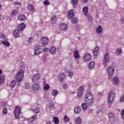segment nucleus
Returning <instances> with one entry per match:
<instances>
[{
  "label": "nucleus",
  "instance_id": "2",
  "mask_svg": "<svg viewBox=\"0 0 124 124\" xmlns=\"http://www.w3.org/2000/svg\"><path fill=\"white\" fill-rule=\"evenodd\" d=\"M24 78V71L19 70L16 76V79L18 83H21Z\"/></svg>",
  "mask_w": 124,
  "mask_h": 124
},
{
  "label": "nucleus",
  "instance_id": "53",
  "mask_svg": "<svg viewBox=\"0 0 124 124\" xmlns=\"http://www.w3.org/2000/svg\"><path fill=\"white\" fill-rule=\"evenodd\" d=\"M2 113L4 114V115H6V114H7V109L6 108H4L2 111Z\"/></svg>",
  "mask_w": 124,
  "mask_h": 124
},
{
  "label": "nucleus",
  "instance_id": "20",
  "mask_svg": "<svg viewBox=\"0 0 124 124\" xmlns=\"http://www.w3.org/2000/svg\"><path fill=\"white\" fill-rule=\"evenodd\" d=\"M39 90V85L37 83H34L32 86V90L34 92H36Z\"/></svg>",
  "mask_w": 124,
  "mask_h": 124
},
{
  "label": "nucleus",
  "instance_id": "37",
  "mask_svg": "<svg viewBox=\"0 0 124 124\" xmlns=\"http://www.w3.org/2000/svg\"><path fill=\"white\" fill-rule=\"evenodd\" d=\"M5 78L4 76H0V85L4 82Z\"/></svg>",
  "mask_w": 124,
  "mask_h": 124
},
{
  "label": "nucleus",
  "instance_id": "42",
  "mask_svg": "<svg viewBox=\"0 0 124 124\" xmlns=\"http://www.w3.org/2000/svg\"><path fill=\"white\" fill-rule=\"evenodd\" d=\"M71 3L73 5H76L78 3V0H71Z\"/></svg>",
  "mask_w": 124,
  "mask_h": 124
},
{
  "label": "nucleus",
  "instance_id": "49",
  "mask_svg": "<svg viewBox=\"0 0 124 124\" xmlns=\"http://www.w3.org/2000/svg\"><path fill=\"white\" fill-rule=\"evenodd\" d=\"M120 102H124V94L122 95L120 98Z\"/></svg>",
  "mask_w": 124,
  "mask_h": 124
},
{
  "label": "nucleus",
  "instance_id": "43",
  "mask_svg": "<svg viewBox=\"0 0 124 124\" xmlns=\"http://www.w3.org/2000/svg\"><path fill=\"white\" fill-rule=\"evenodd\" d=\"M85 16H87L88 20H89V21H92L93 20V16H92L90 14Z\"/></svg>",
  "mask_w": 124,
  "mask_h": 124
},
{
  "label": "nucleus",
  "instance_id": "14",
  "mask_svg": "<svg viewBox=\"0 0 124 124\" xmlns=\"http://www.w3.org/2000/svg\"><path fill=\"white\" fill-rule=\"evenodd\" d=\"M17 20H18V21H21V22L26 21V20H27V17L24 15H20L17 16Z\"/></svg>",
  "mask_w": 124,
  "mask_h": 124
},
{
  "label": "nucleus",
  "instance_id": "6",
  "mask_svg": "<svg viewBox=\"0 0 124 124\" xmlns=\"http://www.w3.org/2000/svg\"><path fill=\"white\" fill-rule=\"evenodd\" d=\"M42 51V46H37L35 47L34 53L36 55H39L41 54V51Z\"/></svg>",
  "mask_w": 124,
  "mask_h": 124
},
{
  "label": "nucleus",
  "instance_id": "55",
  "mask_svg": "<svg viewBox=\"0 0 124 124\" xmlns=\"http://www.w3.org/2000/svg\"><path fill=\"white\" fill-rule=\"evenodd\" d=\"M120 23H121V24H124V17H122L121 18Z\"/></svg>",
  "mask_w": 124,
  "mask_h": 124
},
{
  "label": "nucleus",
  "instance_id": "21",
  "mask_svg": "<svg viewBox=\"0 0 124 124\" xmlns=\"http://www.w3.org/2000/svg\"><path fill=\"white\" fill-rule=\"evenodd\" d=\"M83 13L85 16H87L88 15H89V8L88 7H84L83 8Z\"/></svg>",
  "mask_w": 124,
  "mask_h": 124
},
{
  "label": "nucleus",
  "instance_id": "10",
  "mask_svg": "<svg viewBox=\"0 0 124 124\" xmlns=\"http://www.w3.org/2000/svg\"><path fill=\"white\" fill-rule=\"evenodd\" d=\"M108 118L109 121L110 122V123H111V124H114V123H115V121L116 120V119H115V115H114V114H113L112 113H110L108 114Z\"/></svg>",
  "mask_w": 124,
  "mask_h": 124
},
{
  "label": "nucleus",
  "instance_id": "11",
  "mask_svg": "<svg viewBox=\"0 0 124 124\" xmlns=\"http://www.w3.org/2000/svg\"><path fill=\"white\" fill-rule=\"evenodd\" d=\"M42 45L43 47H45L47 44H48V42H49V39L48 38L45 37H43L42 39Z\"/></svg>",
  "mask_w": 124,
  "mask_h": 124
},
{
  "label": "nucleus",
  "instance_id": "35",
  "mask_svg": "<svg viewBox=\"0 0 124 124\" xmlns=\"http://www.w3.org/2000/svg\"><path fill=\"white\" fill-rule=\"evenodd\" d=\"M81 107L84 111H86L88 108V106L87 105V104L83 103L81 104Z\"/></svg>",
  "mask_w": 124,
  "mask_h": 124
},
{
  "label": "nucleus",
  "instance_id": "45",
  "mask_svg": "<svg viewBox=\"0 0 124 124\" xmlns=\"http://www.w3.org/2000/svg\"><path fill=\"white\" fill-rule=\"evenodd\" d=\"M44 5H49L50 1L49 0H46L43 2Z\"/></svg>",
  "mask_w": 124,
  "mask_h": 124
},
{
  "label": "nucleus",
  "instance_id": "50",
  "mask_svg": "<svg viewBox=\"0 0 124 124\" xmlns=\"http://www.w3.org/2000/svg\"><path fill=\"white\" fill-rule=\"evenodd\" d=\"M33 112H34V113H35L36 114H38V113H39V108H37L34 110H33Z\"/></svg>",
  "mask_w": 124,
  "mask_h": 124
},
{
  "label": "nucleus",
  "instance_id": "60",
  "mask_svg": "<svg viewBox=\"0 0 124 124\" xmlns=\"http://www.w3.org/2000/svg\"><path fill=\"white\" fill-rule=\"evenodd\" d=\"M99 95H101V96H102V95H103V93H99Z\"/></svg>",
  "mask_w": 124,
  "mask_h": 124
},
{
  "label": "nucleus",
  "instance_id": "57",
  "mask_svg": "<svg viewBox=\"0 0 124 124\" xmlns=\"http://www.w3.org/2000/svg\"><path fill=\"white\" fill-rule=\"evenodd\" d=\"M43 61L44 62H47V58H46V57L44 56L43 57Z\"/></svg>",
  "mask_w": 124,
  "mask_h": 124
},
{
  "label": "nucleus",
  "instance_id": "39",
  "mask_svg": "<svg viewBox=\"0 0 124 124\" xmlns=\"http://www.w3.org/2000/svg\"><path fill=\"white\" fill-rule=\"evenodd\" d=\"M28 8L29 10H31V11L33 10V9H34V6L31 4H28Z\"/></svg>",
  "mask_w": 124,
  "mask_h": 124
},
{
  "label": "nucleus",
  "instance_id": "51",
  "mask_svg": "<svg viewBox=\"0 0 124 124\" xmlns=\"http://www.w3.org/2000/svg\"><path fill=\"white\" fill-rule=\"evenodd\" d=\"M116 52L118 54H122V48H118L116 50Z\"/></svg>",
  "mask_w": 124,
  "mask_h": 124
},
{
  "label": "nucleus",
  "instance_id": "61",
  "mask_svg": "<svg viewBox=\"0 0 124 124\" xmlns=\"http://www.w3.org/2000/svg\"><path fill=\"white\" fill-rule=\"evenodd\" d=\"M82 1H83V2H88V0H82Z\"/></svg>",
  "mask_w": 124,
  "mask_h": 124
},
{
  "label": "nucleus",
  "instance_id": "56",
  "mask_svg": "<svg viewBox=\"0 0 124 124\" xmlns=\"http://www.w3.org/2000/svg\"><path fill=\"white\" fill-rule=\"evenodd\" d=\"M48 51H49V48H47V47H45L44 49V52L45 53H46V52H48Z\"/></svg>",
  "mask_w": 124,
  "mask_h": 124
},
{
  "label": "nucleus",
  "instance_id": "8",
  "mask_svg": "<svg viewBox=\"0 0 124 124\" xmlns=\"http://www.w3.org/2000/svg\"><path fill=\"white\" fill-rule=\"evenodd\" d=\"M40 78V75L39 74H34L32 78V82L33 83L37 82Z\"/></svg>",
  "mask_w": 124,
  "mask_h": 124
},
{
  "label": "nucleus",
  "instance_id": "5",
  "mask_svg": "<svg viewBox=\"0 0 124 124\" xmlns=\"http://www.w3.org/2000/svg\"><path fill=\"white\" fill-rule=\"evenodd\" d=\"M109 62V53L106 52L104 55V58L103 61V65L105 67L107 66V63Z\"/></svg>",
  "mask_w": 124,
  "mask_h": 124
},
{
  "label": "nucleus",
  "instance_id": "3",
  "mask_svg": "<svg viewBox=\"0 0 124 124\" xmlns=\"http://www.w3.org/2000/svg\"><path fill=\"white\" fill-rule=\"evenodd\" d=\"M114 99H115V92L111 91L109 93L108 98V103L109 107L112 106Z\"/></svg>",
  "mask_w": 124,
  "mask_h": 124
},
{
  "label": "nucleus",
  "instance_id": "22",
  "mask_svg": "<svg viewBox=\"0 0 124 124\" xmlns=\"http://www.w3.org/2000/svg\"><path fill=\"white\" fill-rule=\"evenodd\" d=\"M98 52H99V46H96L93 51L94 56H97L98 55Z\"/></svg>",
  "mask_w": 124,
  "mask_h": 124
},
{
  "label": "nucleus",
  "instance_id": "13",
  "mask_svg": "<svg viewBox=\"0 0 124 124\" xmlns=\"http://www.w3.org/2000/svg\"><path fill=\"white\" fill-rule=\"evenodd\" d=\"M20 32H22L21 31H20V29L16 28L14 31V35L15 37H19V36H20Z\"/></svg>",
  "mask_w": 124,
  "mask_h": 124
},
{
  "label": "nucleus",
  "instance_id": "27",
  "mask_svg": "<svg viewBox=\"0 0 124 124\" xmlns=\"http://www.w3.org/2000/svg\"><path fill=\"white\" fill-rule=\"evenodd\" d=\"M49 52L50 54L54 55V54H56V52H57V48H56V47H52L50 49Z\"/></svg>",
  "mask_w": 124,
  "mask_h": 124
},
{
  "label": "nucleus",
  "instance_id": "52",
  "mask_svg": "<svg viewBox=\"0 0 124 124\" xmlns=\"http://www.w3.org/2000/svg\"><path fill=\"white\" fill-rule=\"evenodd\" d=\"M25 89L29 90L30 89V84L29 83H25Z\"/></svg>",
  "mask_w": 124,
  "mask_h": 124
},
{
  "label": "nucleus",
  "instance_id": "62",
  "mask_svg": "<svg viewBox=\"0 0 124 124\" xmlns=\"http://www.w3.org/2000/svg\"><path fill=\"white\" fill-rule=\"evenodd\" d=\"M1 73H2V71H1V70H0V74H1Z\"/></svg>",
  "mask_w": 124,
  "mask_h": 124
},
{
  "label": "nucleus",
  "instance_id": "47",
  "mask_svg": "<svg viewBox=\"0 0 124 124\" xmlns=\"http://www.w3.org/2000/svg\"><path fill=\"white\" fill-rule=\"evenodd\" d=\"M49 89H50V86L49 85V84H45L44 86V90H49Z\"/></svg>",
  "mask_w": 124,
  "mask_h": 124
},
{
  "label": "nucleus",
  "instance_id": "36",
  "mask_svg": "<svg viewBox=\"0 0 124 124\" xmlns=\"http://www.w3.org/2000/svg\"><path fill=\"white\" fill-rule=\"evenodd\" d=\"M1 43L3 44V45H5V46H10V43L8 41H1Z\"/></svg>",
  "mask_w": 124,
  "mask_h": 124
},
{
  "label": "nucleus",
  "instance_id": "9",
  "mask_svg": "<svg viewBox=\"0 0 124 124\" xmlns=\"http://www.w3.org/2000/svg\"><path fill=\"white\" fill-rule=\"evenodd\" d=\"M58 78L59 82H63V80L65 79V74H64L63 73H61L58 75Z\"/></svg>",
  "mask_w": 124,
  "mask_h": 124
},
{
  "label": "nucleus",
  "instance_id": "63",
  "mask_svg": "<svg viewBox=\"0 0 124 124\" xmlns=\"http://www.w3.org/2000/svg\"><path fill=\"white\" fill-rule=\"evenodd\" d=\"M1 9V5H0V10Z\"/></svg>",
  "mask_w": 124,
  "mask_h": 124
},
{
  "label": "nucleus",
  "instance_id": "19",
  "mask_svg": "<svg viewBox=\"0 0 124 124\" xmlns=\"http://www.w3.org/2000/svg\"><path fill=\"white\" fill-rule=\"evenodd\" d=\"M74 16V12L72 10H71L68 12L67 17L68 19H71Z\"/></svg>",
  "mask_w": 124,
  "mask_h": 124
},
{
  "label": "nucleus",
  "instance_id": "15",
  "mask_svg": "<svg viewBox=\"0 0 124 124\" xmlns=\"http://www.w3.org/2000/svg\"><path fill=\"white\" fill-rule=\"evenodd\" d=\"M111 81L112 82V84L115 85V86H117L119 84L120 81H119V78L117 77H114L111 79Z\"/></svg>",
  "mask_w": 124,
  "mask_h": 124
},
{
  "label": "nucleus",
  "instance_id": "31",
  "mask_svg": "<svg viewBox=\"0 0 124 124\" xmlns=\"http://www.w3.org/2000/svg\"><path fill=\"white\" fill-rule=\"evenodd\" d=\"M16 84H17V82L16 81V80H14L11 82H10V86L12 88H14V87L16 86Z\"/></svg>",
  "mask_w": 124,
  "mask_h": 124
},
{
  "label": "nucleus",
  "instance_id": "23",
  "mask_svg": "<svg viewBox=\"0 0 124 124\" xmlns=\"http://www.w3.org/2000/svg\"><path fill=\"white\" fill-rule=\"evenodd\" d=\"M95 65V63L94 62H91L89 63L88 65V67L89 69H93L94 68V66Z\"/></svg>",
  "mask_w": 124,
  "mask_h": 124
},
{
  "label": "nucleus",
  "instance_id": "28",
  "mask_svg": "<svg viewBox=\"0 0 124 124\" xmlns=\"http://www.w3.org/2000/svg\"><path fill=\"white\" fill-rule=\"evenodd\" d=\"M51 24H52V25H55V23H57V16H52V17L51 19Z\"/></svg>",
  "mask_w": 124,
  "mask_h": 124
},
{
  "label": "nucleus",
  "instance_id": "48",
  "mask_svg": "<svg viewBox=\"0 0 124 124\" xmlns=\"http://www.w3.org/2000/svg\"><path fill=\"white\" fill-rule=\"evenodd\" d=\"M62 87L65 90L68 88V84L66 83H63Z\"/></svg>",
  "mask_w": 124,
  "mask_h": 124
},
{
  "label": "nucleus",
  "instance_id": "12",
  "mask_svg": "<svg viewBox=\"0 0 124 124\" xmlns=\"http://www.w3.org/2000/svg\"><path fill=\"white\" fill-rule=\"evenodd\" d=\"M59 29L61 31H66L68 29V26L66 24L62 23L60 25Z\"/></svg>",
  "mask_w": 124,
  "mask_h": 124
},
{
  "label": "nucleus",
  "instance_id": "38",
  "mask_svg": "<svg viewBox=\"0 0 124 124\" xmlns=\"http://www.w3.org/2000/svg\"><path fill=\"white\" fill-rule=\"evenodd\" d=\"M70 120V119H69V118L66 115H65L63 117V121L64 123H67V122H69Z\"/></svg>",
  "mask_w": 124,
  "mask_h": 124
},
{
  "label": "nucleus",
  "instance_id": "29",
  "mask_svg": "<svg viewBox=\"0 0 124 124\" xmlns=\"http://www.w3.org/2000/svg\"><path fill=\"white\" fill-rule=\"evenodd\" d=\"M68 77L69 78H72V77L73 76V71L71 70H68L67 72Z\"/></svg>",
  "mask_w": 124,
  "mask_h": 124
},
{
  "label": "nucleus",
  "instance_id": "59",
  "mask_svg": "<svg viewBox=\"0 0 124 124\" xmlns=\"http://www.w3.org/2000/svg\"><path fill=\"white\" fill-rule=\"evenodd\" d=\"M16 5H19V6H20L21 5V2H16Z\"/></svg>",
  "mask_w": 124,
  "mask_h": 124
},
{
  "label": "nucleus",
  "instance_id": "40",
  "mask_svg": "<svg viewBox=\"0 0 124 124\" xmlns=\"http://www.w3.org/2000/svg\"><path fill=\"white\" fill-rule=\"evenodd\" d=\"M82 95H83V92L78 91V98L80 99V98H81Z\"/></svg>",
  "mask_w": 124,
  "mask_h": 124
},
{
  "label": "nucleus",
  "instance_id": "24",
  "mask_svg": "<svg viewBox=\"0 0 124 124\" xmlns=\"http://www.w3.org/2000/svg\"><path fill=\"white\" fill-rule=\"evenodd\" d=\"M103 31V29L101 26L99 25L98 27H97L96 29V31L97 33H101Z\"/></svg>",
  "mask_w": 124,
  "mask_h": 124
},
{
  "label": "nucleus",
  "instance_id": "64",
  "mask_svg": "<svg viewBox=\"0 0 124 124\" xmlns=\"http://www.w3.org/2000/svg\"><path fill=\"white\" fill-rule=\"evenodd\" d=\"M1 17V16L0 15V21Z\"/></svg>",
  "mask_w": 124,
  "mask_h": 124
},
{
  "label": "nucleus",
  "instance_id": "58",
  "mask_svg": "<svg viewBox=\"0 0 124 124\" xmlns=\"http://www.w3.org/2000/svg\"><path fill=\"white\" fill-rule=\"evenodd\" d=\"M0 36L1 38H2V39H4V38H5V35L4 34H1Z\"/></svg>",
  "mask_w": 124,
  "mask_h": 124
},
{
  "label": "nucleus",
  "instance_id": "17",
  "mask_svg": "<svg viewBox=\"0 0 124 124\" xmlns=\"http://www.w3.org/2000/svg\"><path fill=\"white\" fill-rule=\"evenodd\" d=\"M26 28V24H24V23H21L18 25V28H17V29H18V30H20V31H24V30H25V29Z\"/></svg>",
  "mask_w": 124,
  "mask_h": 124
},
{
  "label": "nucleus",
  "instance_id": "1",
  "mask_svg": "<svg viewBox=\"0 0 124 124\" xmlns=\"http://www.w3.org/2000/svg\"><path fill=\"white\" fill-rule=\"evenodd\" d=\"M85 101L86 102L88 105H92L93 103V95L91 93V92H88L86 93Z\"/></svg>",
  "mask_w": 124,
  "mask_h": 124
},
{
  "label": "nucleus",
  "instance_id": "18",
  "mask_svg": "<svg viewBox=\"0 0 124 124\" xmlns=\"http://www.w3.org/2000/svg\"><path fill=\"white\" fill-rule=\"evenodd\" d=\"M47 107L49 110H54V109H55V104H54V102H49L47 105Z\"/></svg>",
  "mask_w": 124,
  "mask_h": 124
},
{
  "label": "nucleus",
  "instance_id": "44",
  "mask_svg": "<svg viewBox=\"0 0 124 124\" xmlns=\"http://www.w3.org/2000/svg\"><path fill=\"white\" fill-rule=\"evenodd\" d=\"M72 22L73 24H76V23H77L78 22V18L74 17L72 19Z\"/></svg>",
  "mask_w": 124,
  "mask_h": 124
},
{
  "label": "nucleus",
  "instance_id": "41",
  "mask_svg": "<svg viewBox=\"0 0 124 124\" xmlns=\"http://www.w3.org/2000/svg\"><path fill=\"white\" fill-rule=\"evenodd\" d=\"M76 123L78 124H80L82 123V119L80 117H78L76 119Z\"/></svg>",
  "mask_w": 124,
  "mask_h": 124
},
{
  "label": "nucleus",
  "instance_id": "34",
  "mask_svg": "<svg viewBox=\"0 0 124 124\" xmlns=\"http://www.w3.org/2000/svg\"><path fill=\"white\" fill-rule=\"evenodd\" d=\"M53 122L55 123V124H59L60 121H59V118L57 117H54L53 118Z\"/></svg>",
  "mask_w": 124,
  "mask_h": 124
},
{
  "label": "nucleus",
  "instance_id": "32",
  "mask_svg": "<svg viewBox=\"0 0 124 124\" xmlns=\"http://www.w3.org/2000/svg\"><path fill=\"white\" fill-rule=\"evenodd\" d=\"M18 14V10L16 9L13 10L11 13V16H16Z\"/></svg>",
  "mask_w": 124,
  "mask_h": 124
},
{
  "label": "nucleus",
  "instance_id": "30",
  "mask_svg": "<svg viewBox=\"0 0 124 124\" xmlns=\"http://www.w3.org/2000/svg\"><path fill=\"white\" fill-rule=\"evenodd\" d=\"M81 112V108L79 107H77L75 108V113L76 114H79Z\"/></svg>",
  "mask_w": 124,
  "mask_h": 124
},
{
  "label": "nucleus",
  "instance_id": "16",
  "mask_svg": "<svg viewBox=\"0 0 124 124\" xmlns=\"http://www.w3.org/2000/svg\"><path fill=\"white\" fill-rule=\"evenodd\" d=\"M92 59V55L90 54H85L83 57V60L86 62H89Z\"/></svg>",
  "mask_w": 124,
  "mask_h": 124
},
{
  "label": "nucleus",
  "instance_id": "7",
  "mask_svg": "<svg viewBox=\"0 0 124 124\" xmlns=\"http://www.w3.org/2000/svg\"><path fill=\"white\" fill-rule=\"evenodd\" d=\"M108 73V74L109 77H112L114 75V73L115 72V69L113 67H108L107 69Z\"/></svg>",
  "mask_w": 124,
  "mask_h": 124
},
{
  "label": "nucleus",
  "instance_id": "46",
  "mask_svg": "<svg viewBox=\"0 0 124 124\" xmlns=\"http://www.w3.org/2000/svg\"><path fill=\"white\" fill-rule=\"evenodd\" d=\"M85 90V88H84V86H80L78 90V92H81V93H83V92Z\"/></svg>",
  "mask_w": 124,
  "mask_h": 124
},
{
  "label": "nucleus",
  "instance_id": "26",
  "mask_svg": "<svg viewBox=\"0 0 124 124\" xmlns=\"http://www.w3.org/2000/svg\"><path fill=\"white\" fill-rule=\"evenodd\" d=\"M36 118H37V115H33V116H32L29 120V123L30 124H32V123L35 121V119H36Z\"/></svg>",
  "mask_w": 124,
  "mask_h": 124
},
{
  "label": "nucleus",
  "instance_id": "25",
  "mask_svg": "<svg viewBox=\"0 0 124 124\" xmlns=\"http://www.w3.org/2000/svg\"><path fill=\"white\" fill-rule=\"evenodd\" d=\"M74 55L75 58L77 60H78V59L80 58V55H79V51H78V50H76L75 51Z\"/></svg>",
  "mask_w": 124,
  "mask_h": 124
},
{
  "label": "nucleus",
  "instance_id": "4",
  "mask_svg": "<svg viewBox=\"0 0 124 124\" xmlns=\"http://www.w3.org/2000/svg\"><path fill=\"white\" fill-rule=\"evenodd\" d=\"M20 114H21V107H20L19 106H17L16 107V108L14 110V115L16 120H19V116H20Z\"/></svg>",
  "mask_w": 124,
  "mask_h": 124
},
{
  "label": "nucleus",
  "instance_id": "54",
  "mask_svg": "<svg viewBox=\"0 0 124 124\" xmlns=\"http://www.w3.org/2000/svg\"><path fill=\"white\" fill-rule=\"evenodd\" d=\"M32 39H33V38H32V37H29L28 39V42L29 43H31V41H32Z\"/></svg>",
  "mask_w": 124,
  "mask_h": 124
},
{
  "label": "nucleus",
  "instance_id": "33",
  "mask_svg": "<svg viewBox=\"0 0 124 124\" xmlns=\"http://www.w3.org/2000/svg\"><path fill=\"white\" fill-rule=\"evenodd\" d=\"M58 93H59V91L56 89L52 90V94L53 96H54V97L57 96V95H58Z\"/></svg>",
  "mask_w": 124,
  "mask_h": 124
}]
</instances>
